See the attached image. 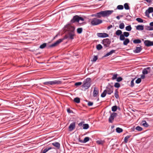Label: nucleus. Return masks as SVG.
<instances>
[{
    "mask_svg": "<svg viewBox=\"0 0 153 153\" xmlns=\"http://www.w3.org/2000/svg\"><path fill=\"white\" fill-rule=\"evenodd\" d=\"M75 27L74 26L68 25L67 28V30L68 31V35L65 36V39H73L75 36Z\"/></svg>",
    "mask_w": 153,
    "mask_h": 153,
    "instance_id": "1",
    "label": "nucleus"
},
{
    "mask_svg": "<svg viewBox=\"0 0 153 153\" xmlns=\"http://www.w3.org/2000/svg\"><path fill=\"white\" fill-rule=\"evenodd\" d=\"M91 79L89 78H87L83 82V85H82V90L85 91L88 89L91 85Z\"/></svg>",
    "mask_w": 153,
    "mask_h": 153,
    "instance_id": "2",
    "label": "nucleus"
},
{
    "mask_svg": "<svg viewBox=\"0 0 153 153\" xmlns=\"http://www.w3.org/2000/svg\"><path fill=\"white\" fill-rule=\"evenodd\" d=\"M62 83V81L60 80H54L53 81H50L45 82L43 83L44 85H59Z\"/></svg>",
    "mask_w": 153,
    "mask_h": 153,
    "instance_id": "3",
    "label": "nucleus"
},
{
    "mask_svg": "<svg viewBox=\"0 0 153 153\" xmlns=\"http://www.w3.org/2000/svg\"><path fill=\"white\" fill-rule=\"evenodd\" d=\"M102 22V20L98 19L96 18L92 19L91 23L93 26L97 25Z\"/></svg>",
    "mask_w": 153,
    "mask_h": 153,
    "instance_id": "4",
    "label": "nucleus"
},
{
    "mask_svg": "<svg viewBox=\"0 0 153 153\" xmlns=\"http://www.w3.org/2000/svg\"><path fill=\"white\" fill-rule=\"evenodd\" d=\"M101 43L103 44L104 47L106 48L108 47L109 46L111 41L109 39L106 38L103 39Z\"/></svg>",
    "mask_w": 153,
    "mask_h": 153,
    "instance_id": "5",
    "label": "nucleus"
},
{
    "mask_svg": "<svg viewBox=\"0 0 153 153\" xmlns=\"http://www.w3.org/2000/svg\"><path fill=\"white\" fill-rule=\"evenodd\" d=\"M114 12L113 10H106L102 11L103 17L108 16Z\"/></svg>",
    "mask_w": 153,
    "mask_h": 153,
    "instance_id": "6",
    "label": "nucleus"
},
{
    "mask_svg": "<svg viewBox=\"0 0 153 153\" xmlns=\"http://www.w3.org/2000/svg\"><path fill=\"white\" fill-rule=\"evenodd\" d=\"M105 90H106V92L108 94H111L113 92V87L112 86L110 85L107 87L106 89Z\"/></svg>",
    "mask_w": 153,
    "mask_h": 153,
    "instance_id": "7",
    "label": "nucleus"
},
{
    "mask_svg": "<svg viewBox=\"0 0 153 153\" xmlns=\"http://www.w3.org/2000/svg\"><path fill=\"white\" fill-rule=\"evenodd\" d=\"M129 35V33L128 32H125L123 33V34H121V36H120V39L121 41H123L125 39V37H127Z\"/></svg>",
    "mask_w": 153,
    "mask_h": 153,
    "instance_id": "8",
    "label": "nucleus"
},
{
    "mask_svg": "<svg viewBox=\"0 0 153 153\" xmlns=\"http://www.w3.org/2000/svg\"><path fill=\"white\" fill-rule=\"evenodd\" d=\"M153 12V7H149L147 10H146L145 12V15L148 17H149V13Z\"/></svg>",
    "mask_w": 153,
    "mask_h": 153,
    "instance_id": "9",
    "label": "nucleus"
},
{
    "mask_svg": "<svg viewBox=\"0 0 153 153\" xmlns=\"http://www.w3.org/2000/svg\"><path fill=\"white\" fill-rule=\"evenodd\" d=\"M144 44L146 46L148 47L153 46V41L146 40L144 42Z\"/></svg>",
    "mask_w": 153,
    "mask_h": 153,
    "instance_id": "10",
    "label": "nucleus"
},
{
    "mask_svg": "<svg viewBox=\"0 0 153 153\" xmlns=\"http://www.w3.org/2000/svg\"><path fill=\"white\" fill-rule=\"evenodd\" d=\"M63 40L62 39H59L56 41L55 42L49 46L50 47H53L56 46L57 45L61 43Z\"/></svg>",
    "mask_w": 153,
    "mask_h": 153,
    "instance_id": "11",
    "label": "nucleus"
},
{
    "mask_svg": "<svg viewBox=\"0 0 153 153\" xmlns=\"http://www.w3.org/2000/svg\"><path fill=\"white\" fill-rule=\"evenodd\" d=\"M79 22V16L77 15L74 16L71 21V23H74L75 22Z\"/></svg>",
    "mask_w": 153,
    "mask_h": 153,
    "instance_id": "12",
    "label": "nucleus"
},
{
    "mask_svg": "<svg viewBox=\"0 0 153 153\" xmlns=\"http://www.w3.org/2000/svg\"><path fill=\"white\" fill-rule=\"evenodd\" d=\"M97 36L100 38H105L108 36V35L105 33H98L97 34Z\"/></svg>",
    "mask_w": 153,
    "mask_h": 153,
    "instance_id": "13",
    "label": "nucleus"
},
{
    "mask_svg": "<svg viewBox=\"0 0 153 153\" xmlns=\"http://www.w3.org/2000/svg\"><path fill=\"white\" fill-rule=\"evenodd\" d=\"M150 68L148 67L144 68L143 70V75H146L147 74L149 73H150Z\"/></svg>",
    "mask_w": 153,
    "mask_h": 153,
    "instance_id": "14",
    "label": "nucleus"
},
{
    "mask_svg": "<svg viewBox=\"0 0 153 153\" xmlns=\"http://www.w3.org/2000/svg\"><path fill=\"white\" fill-rule=\"evenodd\" d=\"M99 90L98 88L94 87L93 92V96L94 97H97V95L98 94Z\"/></svg>",
    "mask_w": 153,
    "mask_h": 153,
    "instance_id": "15",
    "label": "nucleus"
},
{
    "mask_svg": "<svg viewBox=\"0 0 153 153\" xmlns=\"http://www.w3.org/2000/svg\"><path fill=\"white\" fill-rule=\"evenodd\" d=\"M142 50L141 47H136L135 49L133 51L134 53H137L140 52Z\"/></svg>",
    "mask_w": 153,
    "mask_h": 153,
    "instance_id": "16",
    "label": "nucleus"
},
{
    "mask_svg": "<svg viewBox=\"0 0 153 153\" xmlns=\"http://www.w3.org/2000/svg\"><path fill=\"white\" fill-rule=\"evenodd\" d=\"M89 139L90 138L88 137H86L84 138L83 140H81L80 138H79V141L82 143H85L88 141L89 140Z\"/></svg>",
    "mask_w": 153,
    "mask_h": 153,
    "instance_id": "17",
    "label": "nucleus"
},
{
    "mask_svg": "<svg viewBox=\"0 0 153 153\" xmlns=\"http://www.w3.org/2000/svg\"><path fill=\"white\" fill-rule=\"evenodd\" d=\"M94 16L97 17L99 18H100L102 16H103V13L102 11H101L99 13H96V14L94 15H92V16Z\"/></svg>",
    "mask_w": 153,
    "mask_h": 153,
    "instance_id": "18",
    "label": "nucleus"
},
{
    "mask_svg": "<svg viewBox=\"0 0 153 153\" xmlns=\"http://www.w3.org/2000/svg\"><path fill=\"white\" fill-rule=\"evenodd\" d=\"M75 122H73L71 123L69 126V128L70 131H72L75 128Z\"/></svg>",
    "mask_w": 153,
    "mask_h": 153,
    "instance_id": "19",
    "label": "nucleus"
},
{
    "mask_svg": "<svg viewBox=\"0 0 153 153\" xmlns=\"http://www.w3.org/2000/svg\"><path fill=\"white\" fill-rule=\"evenodd\" d=\"M136 29L139 30H142L144 29V26L143 25H138L136 26Z\"/></svg>",
    "mask_w": 153,
    "mask_h": 153,
    "instance_id": "20",
    "label": "nucleus"
},
{
    "mask_svg": "<svg viewBox=\"0 0 153 153\" xmlns=\"http://www.w3.org/2000/svg\"><path fill=\"white\" fill-rule=\"evenodd\" d=\"M52 144L53 146L56 147L58 149H59L60 148V144L58 142H55L53 143Z\"/></svg>",
    "mask_w": 153,
    "mask_h": 153,
    "instance_id": "21",
    "label": "nucleus"
},
{
    "mask_svg": "<svg viewBox=\"0 0 153 153\" xmlns=\"http://www.w3.org/2000/svg\"><path fill=\"white\" fill-rule=\"evenodd\" d=\"M115 50H111L109 52L107 53L105 56V57L108 56L111 54H112L113 53H115Z\"/></svg>",
    "mask_w": 153,
    "mask_h": 153,
    "instance_id": "22",
    "label": "nucleus"
},
{
    "mask_svg": "<svg viewBox=\"0 0 153 153\" xmlns=\"http://www.w3.org/2000/svg\"><path fill=\"white\" fill-rule=\"evenodd\" d=\"M124 40V41L123 42V44L125 45H127L130 42L128 38H125V39Z\"/></svg>",
    "mask_w": 153,
    "mask_h": 153,
    "instance_id": "23",
    "label": "nucleus"
},
{
    "mask_svg": "<svg viewBox=\"0 0 153 153\" xmlns=\"http://www.w3.org/2000/svg\"><path fill=\"white\" fill-rule=\"evenodd\" d=\"M114 96L117 99H118L119 98V96L118 95V91L117 89H116L115 91Z\"/></svg>",
    "mask_w": 153,
    "mask_h": 153,
    "instance_id": "24",
    "label": "nucleus"
},
{
    "mask_svg": "<svg viewBox=\"0 0 153 153\" xmlns=\"http://www.w3.org/2000/svg\"><path fill=\"white\" fill-rule=\"evenodd\" d=\"M52 148L51 147H49L46 148L43 151V152L41 153H46L47 152L48 150L52 149Z\"/></svg>",
    "mask_w": 153,
    "mask_h": 153,
    "instance_id": "25",
    "label": "nucleus"
},
{
    "mask_svg": "<svg viewBox=\"0 0 153 153\" xmlns=\"http://www.w3.org/2000/svg\"><path fill=\"white\" fill-rule=\"evenodd\" d=\"M133 42L134 44H137L141 43V41L140 39H138L134 40L133 41Z\"/></svg>",
    "mask_w": 153,
    "mask_h": 153,
    "instance_id": "26",
    "label": "nucleus"
},
{
    "mask_svg": "<svg viewBox=\"0 0 153 153\" xmlns=\"http://www.w3.org/2000/svg\"><path fill=\"white\" fill-rule=\"evenodd\" d=\"M116 34L117 36H121L122 34V31L120 30H117L115 33Z\"/></svg>",
    "mask_w": 153,
    "mask_h": 153,
    "instance_id": "27",
    "label": "nucleus"
},
{
    "mask_svg": "<svg viewBox=\"0 0 153 153\" xmlns=\"http://www.w3.org/2000/svg\"><path fill=\"white\" fill-rule=\"evenodd\" d=\"M74 100L75 102L78 103L80 102V98L79 97H76L74 98Z\"/></svg>",
    "mask_w": 153,
    "mask_h": 153,
    "instance_id": "28",
    "label": "nucleus"
},
{
    "mask_svg": "<svg viewBox=\"0 0 153 153\" xmlns=\"http://www.w3.org/2000/svg\"><path fill=\"white\" fill-rule=\"evenodd\" d=\"M142 125L144 127H147L149 126L148 124L147 123L146 121H143L142 122Z\"/></svg>",
    "mask_w": 153,
    "mask_h": 153,
    "instance_id": "29",
    "label": "nucleus"
},
{
    "mask_svg": "<svg viewBox=\"0 0 153 153\" xmlns=\"http://www.w3.org/2000/svg\"><path fill=\"white\" fill-rule=\"evenodd\" d=\"M116 131L118 133H120L123 131V130L121 128L117 127L116 128Z\"/></svg>",
    "mask_w": 153,
    "mask_h": 153,
    "instance_id": "30",
    "label": "nucleus"
},
{
    "mask_svg": "<svg viewBox=\"0 0 153 153\" xmlns=\"http://www.w3.org/2000/svg\"><path fill=\"white\" fill-rule=\"evenodd\" d=\"M89 125L88 124H84L83 125V128L84 129H87L89 128Z\"/></svg>",
    "mask_w": 153,
    "mask_h": 153,
    "instance_id": "31",
    "label": "nucleus"
},
{
    "mask_svg": "<svg viewBox=\"0 0 153 153\" xmlns=\"http://www.w3.org/2000/svg\"><path fill=\"white\" fill-rule=\"evenodd\" d=\"M96 143L99 145H103L104 143V141L102 140H98L96 141Z\"/></svg>",
    "mask_w": 153,
    "mask_h": 153,
    "instance_id": "32",
    "label": "nucleus"
},
{
    "mask_svg": "<svg viewBox=\"0 0 153 153\" xmlns=\"http://www.w3.org/2000/svg\"><path fill=\"white\" fill-rule=\"evenodd\" d=\"M107 93L106 92V90H105L101 94V97H105V96Z\"/></svg>",
    "mask_w": 153,
    "mask_h": 153,
    "instance_id": "33",
    "label": "nucleus"
},
{
    "mask_svg": "<svg viewBox=\"0 0 153 153\" xmlns=\"http://www.w3.org/2000/svg\"><path fill=\"white\" fill-rule=\"evenodd\" d=\"M124 7L126 10H128L129 9V7L128 3H126L124 4Z\"/></svg>",
    "mask_w": 153,
    "mask_h": 153,
    "instance_id": "34",
    "label": "nucleus"
},
{
    "mask_svg": "<svg viewBox=\"0 0 153 153\" xmlns=\"http://www.w3.org/2000/svg\"><path fill=\"white\" fill-rule=\"evenodd\" d=\"M130 137H131L130 135H128V136H126L124 138V141L125 143H126L128 142V139Z\"/></svg>",
    "mask_w": 153,
    "mask_h": 153,
    "instance_id": "35",
    "label": "nucleus"
},
{
    "mask_svg": "<svg viewBox=\"0 0 153 153\" xmlns=\"http://www.w3.org/2000/svg\"><path fill=\"white\" fill-rule=\"evenodd\" d=\"M102 48V47L100 44H98L96 46L97 49L98 50H100Z\"/></svg>",
    "mask_w": 153,
    "mask_h": 153,
    "instance_id": "36",
    "label": "nucleus"
},
{
    "mask_svg": "<svg viewBox=\"0 0 153 153\" xmlns=\"http://www.w3.org/2000/svg\"><path fill=\"white\" fill-rule=\"evenodd\" d=\"M132 28L130 25L127 26L126 27V30L128 31H130L131 30Z\"/></svg>",
    "mask_w": 153,
    "mask_h": 153,
    "instance_id": "37",
    "label": "nucleus"
},
{
    "mask_svg": "<svg viewBox=\"0 0 153 153\" xmlns=\"http://www.w3.org/2000/svg\"><path fill=\"white\" fill-rule=\"evenodd\" d=\"M46 46V43H44L42 45H41L39 47V48L41 49H43Z\"/></svg>",
    "mask_w": 153,
    "mask_h": 153,
    "instance_id": "38",
    "label": "nucleus"
},
{
    "mask_svg": "<svg viewBox=\"0 0 153 153\" xmlns=\"http://www.w3.org/2000/svg\"><path fill=\"white\" fill-rule=\"evenodd\" d=\"M125 25L123 23H121L119 25V28L120 29H123L124 28Z\"/></svg>",
    "mask_w": 153,
    "mask_h": 153,
    "instance_id": "39",
    "label": "nucleus"
},
{
    "mask_svg": "<svg viewBox=\"0 0 153 153\" xmlns=\"http://www.w3.org/2000/svg\"><path fill=\"white\" fill-rule=\"evenodd\" d=\"M136 20L139 22L142 23L143 22V20L140 18H137Z\"/></svg>",
    "mask_w": 153,
    "mask_h": 153,
    "instance_id": "40",
    "label": "nucleus"
},
{
    "mask_svg": "<svg viewBox=\"0 0 153 153\" xmlns=\"http://www.w3.org/2000/svg\"><path fill=\"white\" fill-rule=\"evenodd\" d=\"M114 86L115 88H119L120 87V85L119 83L118 82H116L115 83Z\"/></svg>",
    "mask_w": 153,
    "mask_h": 153,
    "instance_id": "41",
    "label": "nucleus"
},
{
    "mask_svg": "<svg viewBox=\"0 0 153 153\" xmlns=\"http://www.w3.org/2000/svg\"><path fill=\"white\" fill-rule=\"evenodd\" d=\"M111 109L113 111L115 112L117 110V106L116 105L112 107Z\"/></svg>",
    "mask_w": 153,
    "mask_h": 153,
    "instance_id": "42",
    "label": "nucleus"
},
{
    "mask_svg": "<svg viewBox=\"0 0 153 153\" xmlns=\"http://www.w3.org/2000/svg\"><path fill=\"white\" fill-rule=\"evenodd\" d=\"M82 28H79L77 29V32L78 33H81L82 32Z\"/></svg>",
    "mask_w": 153,
    "mask_h": 153,
    "instance_id": "43",
    "label": "nucleus"
},
{
    "mask_svg": "<svg viewBox=\"0 0 153 153\" xmlns=\"http://www.w3.org/2000/svg\"><path fill=\"white\" fill-rule=\"evenodd\" d=\"M135 129L137 130L140 131L142 130L143 128L141 127L138 126L136 127Z\"/></svg>",
    "mask_w": 153,
    "mask_h": 153,
    "instance_id": "44",
    "label": "nucleus"
},
{
    "mask_svg": "<svg viewBox=\"0 0 153 153\" xmlns=\"http://www.w3.org/2000/svg\"><path fill=\"white\" fill-rule=\"evenodd\" d=\"M117 8L118 10H122L123 9V6L122 5H118L117 6Z\"/></svg>",
    "mask_w": 153,
    "mask_h": 153,
    "instance_id": "45",
    "label": "nucleus"
},
{
    "mask_svg": "<svg viewBox=\"0 0 153 153\" xmlns=\"http://www.w3.org/2000/svg\"><path fill=\"white\" fill-rule=\"evenodd\" d=\"M135 78L133 79L131 82V85L130 86L131 87H133L134 85V81Z\"/></svg>",
    "mask_w": 153,
    "mask_h": 153,
    "instance_id": "46",
    "label": "nucleus"
},
{
    "mask_svg": "<svg viewBox=\"0 0 153 153\" xmlns=\"http://www.w3.org/2000/svg\"><path fill=\"white\" fill-rule=\"evenodd\" d=\"M118 75L117 74H114L112 77V80H114L117 79V76Z\"/></svg>",
    "mask_w": 153,
    "mask_h": 153,
    "instance_id": "47",
    "label": "nucleus"
},
{
    "mask_svg": "<svg viewBox=\"0 0 153 153\" xmlns=\"http://www.w3.org/2000/svg\"><path fill=\"white\" fill-rule=\"evenodd\" d=\"M114 119V118H113L111 116H110L109 119H108V121H109V122H110V123H112Z\"/></svg>",
    "mask_w": 153,
    "mask_h": 153,
    "instance_id": "48",
    "label": "nucleus"
},
{
    "mask_svg": "<svg viewBox=\"0 0 153 153\" xmlns=\"http://www.w3.org/2000/svg\"><path fill=\"white\" fill-rule=\"evenodd\" d=\"M98 59V57L97 56H94L93 58V59L92 60L93 62H95Z\"/></svg>",
    "mask_w": 153,
    "mask_h": 153,
    "instance_id": "49",
    "label": "nucleus"
},
{
    "mask_svg": "<svg viewBox=\"0 0 153 153\" xmlns=\"http://www.w3.org/2000/svg\"><path fill=\"white\" fill-rule=\"evenodd\" d=\"M117 115V114L113 112L111 114V116L113 118H114L115 117H116Z\"/></svg>",
    "mask_w": 153,
    "mask_h": 153,
    "instance_id": "50",
    "label": "nucleus"
},
{
    "mask_svg": "<svg viewBox=\"0 0 153 153\" xmlns=\"http://www.w3.org/2000/svg\"><path fill=\"white\" fill-rule=\"evenodd\" d=\"M141 79L140 78H138L136 80L135 82L137 84H139L141 82Z\"/></svg>",
    "mask_w": 153,
    "mask_h": 153,
    "instance_id": "51",
    "label": "nucleus"
},
{
    "mask_svg": "<svg viewBox=\"0 0 153 153\" xmlns=\"http://www.w3.org/2000/svg\"><path fill=\"white\" fill-rule=\"evenodd\" d=\"M116 79L117 82H120L123 80V78L121 77H120L118 78H117Z\"/></svg>",
    "mask_w": 153,
    "mask_h": 153,
    "instance_id": "52",
    "label": "nucleus"
},
{
    "mask_svg": "<svg viewBox=\"0 0 153 153\" xmlns=\"http://www.w3.org/2000/svg\"><path fill=\"white\" fill-rule=\"evenodd\" d=\"M82 84V82H76L75 83V85L79 86L81 85Z\"/></svg>",
    "mask_w": 153,
    "mask_h": 153,
    "instance_id": "53",
    "label": "nucleus"
},
{
    "mask_svg": "<svg viewBox=\"0 0 153 153\" xmlns=\"http://www.w3.org/2000/svg\"><path fill=\"white\" fill-rule=\"evenodd\" d=\"M93 103L92 102L89 101L88 102V105L89 106H91L93 105Z\"/></svg>",
    "mask_w": 153,
    "mask_h": 153,
    "instance_id": "54",
    "label": "nucleus"
},
{
    "mask_svg": "<svg viewBox=\"0 0 153 153\" xmlns=\"http://www.w3.org/2000/svg\"><path fill=\"white\" fill-rule=\"evenodd\" d=\"M126 18L128 20H129L131 19V17L130 15H127L126 16Z\"/></svg>",
    "mask_w": 153,
    "mask_h": 153,
    "instance_id": "55",
    "label": "nucleus"
},
{
    "mask_svg": "<svg viewBox=\"0 0 153 153\" xmlns=\"http://www.w3.org/2000/svg\"><path fill=\"white\" fill-rule=\"evenodd\" d=\"M67 111L68 113H71L72 112V111L70 108H68L67 109Z\"/></svg>",
    "mask_w": 153,
    "mask_h": 153,
    "instance_id": "56",
    "label": "nucleus"
},
{
    "mask_svg": "<svg viewBox=\"0 0 153 153\" xmlns=\"http://www.w3.org/2000/svg\"><path fill=\"white\" fill-rule=\"evenodd\" d=\"M84 123V122H82L80 123L79 124H78V126H82V125H83V123Z\"/></svg>",
    "mask_w": 153,
    "mask_h": 153,
    "instance_id": "57",
    "label": "nucleus"
},
{
    "mask_svg": "<svg viewBox=\"0 0 153 153\" xmlns=\"http://www.w3.org/2000/svg\"><path fill=\"white\" fill-rule=\"evenodd\" d=\"M79 21L80 20H81L82 21H84V19L83 18L81 17H79Z\"/></svg>",
    "mask_w": 153,
    "mask_h": 153,
    "instance_id": "58",
    "label": "nucleus"
},
{
    "mask_svg": "<svg viewBox=\"0 0 153 153\" xmlns=\"http://www.w3.org/2000/svg\"><path fill=\"white\" fill-rule=\"evenodd\" d=\"M112 27V26L111 25L110 26H108L107 27L108 29H110L111 27Z\"/></svg>",
    "mask_w": 153,
    "mask_h": 153,
    "instance_id": "59",
    "label": "nucleus"
},
{
    "mask_svg": "<svg viewBox=\"0 0 153 153\" xmlns=\"http://www.w3.org/2000/svg\"><path fill=\"white\" fill-rule=\"evenodd\" d=\"M145 76L144 75H142L141 76V77L142 79H144L145 78Z\"/></svg>",
    "mask_w": 153,
    "mask_h": 153,
    "instance_id": "60",
    "label": "nucleus"
},
{
    "mask_svg": "<svg viewBox=\"0 0 153 153\" xmlns=\"http://www.w3.org/2000/svg\"><path fill=\"white\" fill-rule=\"evenodd\" d=\"M150 25L151 26H153V22H151L150 23Z\"/></svg>",
    "mask_w": 153,
    "mask_h": 153,
    "instance_id": "61",
    "label": "nucleus"
},
{
    "mask_svg": "<svg viewBox=\"0 0 153 153\" xmlns=\"http://www.w3.org/2000/svg\"><path fill=\"white\" fill-rule=\"evenodd\" d=\"M146 1L150 3L151 2V0H146Z\"/></svg>",
    "mask_w": 153,
    "mask_h": 153,
    "instance_id": "62",
    "label": "nucleus"
},
{
    "mask_svg": "<svg viewBox=\"0 0 153 153\" xmlns=\"http://www.w3.org/2000/svg\"><path fill=\"white\" fill-rule=\"evenodd\" d=\"M116 18L118 20H119L120 19V17L119 16H117L116 17Z\"/></svg>",
    "mask_w": 153,
    "mask_h": 153,
    "instance_id": "63",
    "label": "nucleus"
},
{
    "mask_svg": "<svg viewBox=\"0 0 153 153\" xmlns=\"http://www.w3.org/2000/svg\"><path fill=\"white\" fill-rule=\"evenodd\" d=\"M99 99L98 98L97 99V101H99Z\"/></svg>",
    "mask_w": 153,
    "mask_h": 153,
    "instance_id": "64",
    "label": "nucleus"
}]
</instances>
